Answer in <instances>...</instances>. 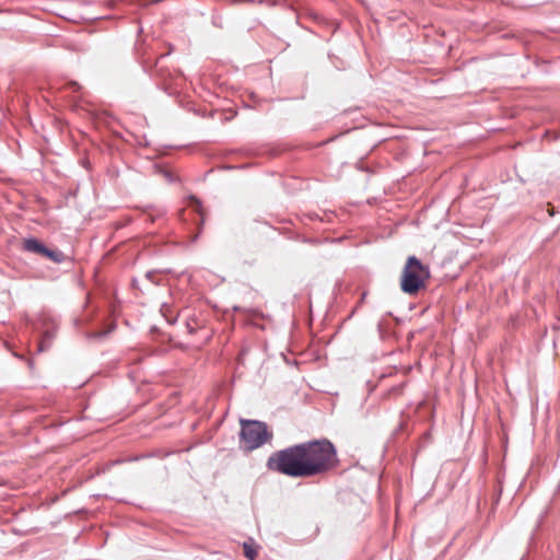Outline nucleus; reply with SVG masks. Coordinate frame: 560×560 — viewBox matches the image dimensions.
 <instances>
[{
  "mask_svg": "<svg viewBox=\"0 0 560 560\" xmlns=\"http://www.w3.org/2000/svg\"><path fill=\"white\" fill-rule=\"evenodd\" d=\"M164 57L165 55H161L153 67L149 66L148 61L144 60L143 70L151 77H155L162 81H166L168 78H172V72L161 65Z\"/></svg>",
  "mask_w": 560,
  "mask_h": 560,
  "instance_id": "obj_5",
  "label": "nucleus"
},
{
  "mask_svg": "<svg viewBox=\"0 0 560 560\" xmlns=\"http://www.w3.org/2000/svg\"><path fill=\"white\" fill-rule=\"evenodd\" d=\"M190 199H191L192 201H195L199 208H201V201H200L198 198H196L195 196H191V198H190Z\"/></svg>",
  "mask_w": 560,
  "mask_h": 560,
  "instance_id": "obj_11",
  "label": "nucleus"
},
{
  "mask_svg": "<svg viewBox=\"0 0 560 560\" xmlns=\"http://www.w3.org/2000/svg\"><path fill=\"white\" fill-rule=\"evenodd\" d=\"M161 89H162L164 92H166V93L171 94V92L168 91V88H167V86H161Z\"/></svg>",
  "mask_w": 560,
  "mask_h": 560,
  "instance_id": "obj_13",
  "label": "nucleus"
},
{
  "mask_svg": "<svg viewBox=\"0 0 560 560\" xmlns=\"http://www.w3.org/2000/svg\"><path fill=\"white\" fill-rule=\"evenodd\" d=\"M243 549H244V555L246 558H248L249 560H254L257 552L256 550L253 548L252 544L248 542V541H245L243 544Z\"/></svg>",
  "mask_w": 560,
  "mask_h": 560,
  "instance_id": "obj_8",
  "label": "nucleus"
},
{
  "mask_svg": "<svg viewBox=\"0 0 560 560\" xmlns=\"http://www.w3.org/2000/svg\"><path fill=\"white\" fill-rule=\"evenodd\" d=\"M187 329H188L189 334H194V331H195V327L190 323H187Z\"/></svg>",
  "mask_w": 560,
  "mask_h": 560,
  "instance_id": "obj_12",
  "label": "nucleus"
},
{
  "mask_svg": "<svg viewBox=\"0 0 560 560\" xmlns=\"http://www.w3.org/2000/svg\"><path fill=\"white\" fill-rule=\"evenodd\" d=\"M337 463L336 447L327 439H322L273 452L266 467L291 478H310L328 472Z\"/></svg>",
  "mask_w": 560,
  "mask_h": 560,
  "instance_id": "obj_1",
  "label": "nucleus"
},
{
  "mask_svg": "<svg viewBox=\"0 0 560 560\" xmlns=\"http://www.w3.org/2000/svg\"><path fill=\"white\" fill-rule=\"evenodd\" d=\"M161 215H162V213H161V212H160V213H158L156 215H153V214L149 213V220H150L151 222H154V221L156 220V218H159V217H161Z\"/></svg>",
  "mask_w": 560,
  "mask_h": 560,
  "instance_id": "obj_10",
  "label": "nucleus"
},
{
  "mask_svg": "<svg viewBox=\"0 0 560 560\" xmlns=\"http://www.w3.org/2000/svg\"><path fill=\"white\" fill-rule=\"evenodd\" d=\"M54 337H55L54 331L46 330L42 340L38 343L37 351L38 352L46 351L50 347V343H51V340L54 339Z\"/></svg>",
  "mask_w": 560,
  "mask_h": 560,
  "instance_id": "obj_7",
  "label": "nucleus"
},
{
  "mask_svg": "<svg viewBox=\"0 0 560 560\" xmlns=\"http://www.w3.org/2000/svg\"><path fill=\"white\" fill-rule=\"evenodd\" d=\"M115 327H116V325L112 324L110 327L107 330L100 332L98 336H106V335H108L110 331H113L115 329Z\"/></svg>",
  "mask_w": 560,
  "mask_h": 560,
  "instance_id": "obj_9",
  "label": "nucleus"
},
{
  "mask_svg": "<svg viewBox=\"0 0 560 560\" xmlns=\"http://www.w3.org/2000/svg\"><path fill=\"white\" fill-rule=\"evenodd\" d=\"M430 268L416 256H409L399 280H429Z\"/></svg>",
  "mask_w": 560,
  "mask_h": 560,
  "instance_id": "obj_4",
  "label": "nucleus"
},
{
  "mask_svg": "<svg viewBox=\"0 0 560 560\" xmlns=\"http://www.w3.org/2000/svg\"><path fill=\"white\" fill-rule=\"evenodd\" d=\"M427 282H400L401 290L408 294H416L421 289L425 288Z\"/></svg>",
  "mask_w": 560,
  "mask_h": 560,
  "instance_id": "obj_6",
  "label": "nucleus"
},
{
  "mask_svg": "<svg viewBox=\"0 0 560 560\" xmlns=\"http://www.w3.org/2000/svg\"><path fill=\"white\" fill-rule=\"evenodd\" d=\"M22 249L56 264H60L67 259V255L63 252L56 247H48L36 237L24 238Z\"/></svg>",
  "mask_w": 560,
  "mask_h": 560,
  "instance_id": "obj_3",
  "label": "nucleus"
},
{
  "mask_svg": "<svg viewBox=\"0 0 560 560\" xmlns=\"http://www.w3.org/2000/svg\"><path fill=\"white\" fill-rule=\"evenodd\" d=\"M267 424L258 420H241V441L244 442L247 451H253L271 439Z\"/></svg>",
  "mask_w": 560,
  "mask_h": 560,
  "instance_id": "obj_2",
  "label": "nucleus"
},
{
  "mask_svg": "<svg viewBox=\"0 0 560 560\" xmlns=\"http://www.w3.org/2000/svg\"><path fill=\"white\" fill-rule=\"evenodd\" d=\"M167 320H168L171 324L176 323V318H174V319H168V318H167Z\"/></svg>",
  "mask_w": 560,
  "mask_h": 560,
  "instance_id": "obj_14",
  "label": "nucleus"
}]
</instances>
